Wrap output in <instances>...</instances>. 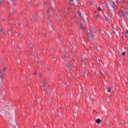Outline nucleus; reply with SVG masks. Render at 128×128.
<instances>
[{
  "label": "nucleus",
  "mask_w": 128,
  "mask_h": 128,
  "mask_svg": "<svg viewBox=\"0 0 128 128\" xmlns=\"http://www.w3.org/2000/svg\"><path fill=\"white\" fill-rule=\"evenodd\" d=\"M120 124H122V122H121L119 124L120 125Z\"/></svg>",
  "instance_id": "obj_30"
},
{
  "label": "nucleus",
  "mask_w": 128,
  "mask_h": 128,
  "mask_svg": "<svg viewBox=\"0 0 128 128\" xmlns=\"http://www.w3.org/2000/svg\"><path fill=\"white\" fill-rule=\"evenodd\" d=\"M73 2H74V0H70V2H71L72 4H73Z\"/></svg>",
  "instance_id": "obj_20"
},
{
  "label": "nucleus",
  "mask_w": 128,
  "mask_h": 128,
  "mask_svg": "<svg viewBox=\"0 0 128 128\" xmlns=\"http://www.w3.org/2000/svg\"><path fill=\"white\" fill-rule=\"evenodd\" d=\"M32 18L31 20H32Z\"/></svg>",
  "instance_id": "obj_43"
},
{
  "label": "nucleus",
  "mask_w": 128,
  "mask_h": 128,
  "mask_svg": "<svg viewBox=\"0 0 128 128\" xmlns=\"http://www.w3.org/2000/svg\"><path fill=\"white\" fill-rule=\"evenodd\" d=\"M128 34V30H127L126 32V34Z\"/></svg>",
  "instance_id": "obj_25"
},
{
  "label": "nucleus",
  "mask_w": 128,
  "mask_h": 128,
  "mask_svg": "<svg viewBox=\"0 0 128 128\" xmlns=\"http://www.w3.org/2000/svg\"><path fill=\"white\" fill-rule=\"evenodd\" d=\"M46 92H47V94H48V90H46Z\"/></svg>",
  "instance_id": "obj_31"
},
{
  "label": "nucleus",
  "mask_w": 128,
  "mask_h": 128,
  "mask_svg": "<svg viewBox=\"0 0 128 128\" xmlns=\"http://www.w3.org/2000/svg\"><path fill=\"white\" fill-rule=\"evenodd\" d=\"M120 16L122 14V16H126V18H128V12H126V13H124L123 14H122V12H119Z\"/></svg>",
  "instance_id": "obj_4"
},
{
  "label": "nucleus",
  "mask_w": 128,
  "mask_h": 128,
  "mask_svg": "<svg viewBox=\"0 0 128 128\" xmlns=\"http://www.w3.org/2000/svg\"><path fill=\"white\" fill-rule=\"evenodd\" d=\"M90 4V6H92V4Z\"/></svg>",
  "instance_id": "obj_37"
},
{
  "label": "nucleus",
  "mask_w": 128,
  "mask_h": 128,
  "mask_svg": "<svg viewBox=\"0 0 128 128\" xmlns=\"http://www.w3.org/2000/svg\"><path fill=\"white\" fill-rule=\"evenodd\" d=\"M126 54V52H123L122 53V56H124Z\"/></svg>",
  "instance_id": "obj_14"
},
{
  "label": "nucleus",
  "mask_w": 128,
  "mask_h": 128,
  "mask_svg": "<svg viewBox=\"0 0 128 128\" xmlns=\"http://www.w3.org/2000/svg\"><path fill=\"white\" fill-rule=\"evenodd\" d=\"M11 4H12V6H14V1H13V2H11Z\"/></svg>",
  "instance_id": "obj_19"
},
{
  "label": "nucleus",
  "mask_w": 128,
  "mask_h": 128,
  "mask_svg": "<svg viewBox=\"0 0 128 128\" xmlns=\"http://www.w3.org/2000/svg\"><path fill=\"white\" fill-rule=\"evenodd\" d=\"M112 92V89L110 88H108V93H110V92Z\"/></svg>",
  "instance_id": "obj_10"
},
{
  "label": "nucleus",
  "mask_w": 128,
  "mask_h": 128,
  "mask_svg": "<svg viewBox=\"0 0 128 128\" xmlns=\"http://www.w3.org/2000/svg\"><path fill=\"white\" fill-rule=\"evenodd\" d=\"M35 62H36L37 64L38 62V58H36V60H35Z\"/></svg>",
  "instance_id": "obj_17"
},
{
  "label": "nucleus",
  "mask_w": 128,
  "mask_h": 128,
  "mask_svg": "<svg viewBox=\"0 0 128 128\" xmlns=\"http://www.w3.org/2000/svg\"><path fill=\"white\" fill-rule=\"evenodd\" d=\"M104 18H105L106 20H108V19H107V18H106V16H104Z\"/></svg>",
  "instance_id": "obj_21"
},
{
  "label": "nucleus",
  "mask_w": 128,
  "mask_h": 128,
  "mask_svg": "<svg viewBox=\"0 0 128 128\" xmlns=\"http://www.w3.org/2000/svg\"><path fill=\"white\" fill-rule=\"evenodd\" d=\"M104 4H107L106 3V2H104Z\"/></svg>",
  "instance_id": "obj_27"
},
{
  "label": "nucleus",
  "mask_w": 128,
  "mask_h": 128,
  "mask_svg": "<svg viewBox=\"0 0 128 128\" xmlns=\"http://www.w3.org/2000/svg\"><path fill=\"white\" fill-rule=\"evenodd\" d=\"M110 4L112 8H116V6L114 2H110Z\"/></svg>",
  "instance_id": "obj_5"
},
{
  "label": "nucleus",
  "mask_w": 128,
  "mask_h": 128,
  "mask_svg": "<svg viewBox=\"0 0 128 128\" xmlns=\"http://www.w3.org/2000/svg\"><path fill=\"white\" fill-rule=\"evenodd\" d=\"M44 90H45V88H44Z\"/></svg>",
  "instance_id": "obj_44"
},
{
  "label": "nucleus",
  "mask_w": 128,
  "mask_h": 128,
  "mask_svg": "<svg viewBox=\"0 0 128 128\" xmlns=\"http://www.w3.org/2000/svg\"><path fill=\"white\" fill-rule=\"evenodd\" d=\"M107 10H108V12H110V9L109 7L106 6Z\"/></svg>",
  "instance_id": "obj_12"
},
{
  "label": "nucleus",
  "mask_w": 128,
  "mask_h": 128,
  "mask_svg": "<svg viewBox=\"0 0 128 128\" xmlns=\"http://www.w3.org/2000/svg\"><path fill=\"white\" fill-rule=\"evenodd\" d=\"M40 77H42V74H40Z\"/></svg>",
  "instance_id": "obj_23"
},
{
  "label": "nucleus",
  "mask_w": 128,
  "mask_h": 128,
  "mask_svg": "<svg viewBox=\"0 0 128 128\" xmlns=\"http://www.w3.org/2000/svg\"><path fill=\"white\" fill-rule=\"evenodd\" d=\"M0 4H1V2H0Z\"/></svg>",
  "instance_id": "obj_36"
},
{
  "label": "nucleus",
  "mask_w": 128,
  "mask_h": 128,
  "mask_svg": "<svg viewBox=\"0 0 128 128\" xmlns=\"http://www.w3.org/2000/svg\"><path fill=\"white\" fill-rule=\"evenodd\" d=\"M80 26L81 28H82V30H84L85 28V26H84V24L83 23L81 25H80Z\"/></svg>",
  "instance_id": "obj_7"
},
{
  "label": "nucleus",
  "mask_w": 128,
  "mask_h": 128,
  "mask_svg": "<svg viewBox=\"0 0 128 128\" xmlns=\"http://www.w3.org/2000/svg\"><path fill=\"white\" fill-rule=\"evenodd\" d=\"M70 66H71V65L70 64H69L68 68H70Z\"/></svg>",
  "instance_id": "obj_22"
},
{
  "label": "nucleus",
  "mask_w": 128,
  "mask_h": 128,
  "mask_svg": "<svg viewBox=\"0 0 128 128\" xmlns=\"http://www.w3.org/2000/svg\"><path fill=\"white\" fill-rule=\"evenodd\" d=\"M48 70H50V68H48Z\"/></svg>",
  "instance_id": "obj_41"
},
{
  "label": "nucleus",
  "mask_w": 128,
  "mask_h": 128,
  "mask_svg": "<svg viewBox=\"0 0 128 128\" xmlns=\"http://www.w3.org/2000/svg\"><path fill=\"white\" fill-rule=\"evenodd\" d=\"M0 30V32H2V33L4 34V32H3L2 29Z\"/></svg>",
  "instance_id": "obj_16"
},
{
  "label": "nucleus",
  "mask_w": 128,
  "mask_h": 128,
  "mask_svg": "<svg viewBox=\"0 0 128 128\" xmlns=\"http://www.w3.org/2000/svg\"><path fill=\"white\" fill-rule=\"evenodd\" d=\"M98 60L100 62V58H98Z\"/></svg>",
  "instance_id": "obj_26"
},
{
  "label": "nucleus",
  "mask_w": 128,
  "mask_h": 128,
  "mask_svg": "<svg viewBox=\"0 0 128 128\" xmlns=\"http://www.w3.org/2000/svg\"><path fill=\"white\" fill-rule=\"evenodd\" d=\"M88 56L87 54H85L82 57V61L84 62V60L88 59Z\"/></svg>",
  "instance_id": "obj_2"
},
{
  "label": "nucleus",
  "mask_w": 128,
  "mask_h": 128,
  "mask_svg": "<svg viewBox=\"0 0 128 128\" xmlns=\"http://www.w3.org/2000/svg\"><path fill=\"white\" fill-rule=\"evenodd\" d=\"M72 60H73V62H74L75 61V59L73 58Z\"/></svg>",
  "instance_id": "obj_28"
},
{
  "label": "nucleus",
  "mask_w": 128,
  "mask_h": 128,
  "mask_svg": "<svg viewBox=\"0 0 128 128\" xmlns=\"http://www.w3.org/2000/svg\"><path fill=\"white\" fill-rule=\"evenodd\" d=\"M86 34L89 37V38H92V40H94V36L93 34H92L90 31L87 32Z\"/></svg>",
  "instance_id": "obj_1"
},
{
  "label": "nucleus",
  "mask_w": 128,
  "mask_h": 128,
  "mask_svg": "<svg viewBox=\"0 0 128 128\" xmlns=\"http://www.w3.org/2000/svg\"><path fill=\"white\" fill-rule=\"evenodd\" d=\"M76 22H77V23H78V22L76 20Z\"/></svg>",
  "instance_id": "obj_29"
},
{
  "label": "nucleus",
  "mask_w": 128,
  "mask_h": 128,
  "mask_svg": "<svg viewBox=\"0 0 128 128\" xmlns=\"http://www.w3.org/2000/svg\"><path fill=\"white\" fill-rule=\"evenodd\" d=\"M34 74V75H36V72H35V73Z\"/></svg>",
  "instance_id": "obj_35"
},
{
  "label": "nucleus",
  "mask_w": 128,
  "mask_h": 128,
  "mask_svg": "<svg viewBox=\"0 0 128 128\" xmlns=\"http://www.w3.org/2000/svg\"><path fill=\"white\" fill-rule=\"evenodd\" d=\"M42 86H46V83L44 82H42Z\"/></svg>",
  "instance_id": "obj_11"
},
{
  "label": "nucleus",
  "mask_w": 128,
  "mask_h": 128,
  "mask_svg": "<svg viewBox=\"0 0 128 128\" xmlns=\"http://www.w3.org/2000/svg\"><path fill=\"white\" fill-rule=\"evenodd\" d=\"M48 24H50V22H48Z\"/></svg>",
  "instance_id": "obj_38"
},
{
  "label": "nucleus",
  "mask_w": 128,
  "mask_h": 128,
  "mask_svg": "<svg viewBox=\"0 0 128 128\" xmlns=\"http://www.w3.org/2000/svg\"><path fill=\"white\" fill-rule=\"evenodd\" d=\"M113 33H114V34H115V33H116V32H115L114 31V32H113Z\"/></svg>",
  "instance_id": "obj_32"
},
{
  "label": "nucleus",
  "mask_w": 128,
  "mask_h": 128,
  "mask_svg": "<svg viewBox=\"0 0 128 128\" xmlns=\"http://www.w3.org/2000/svg\"><path fill=\"white\" fill-rule=\"evenodd\" d=\"M98 10L99 11V12H100V10H102V8H100V7H98Z\"/></svg>",
  "instance_id": "obj_13"
},
{
  "label": "nucleus",
  "mask_w": 128,
  "mask_h": 128,
  "mask_svg": "<svg viewBox=\"0 0 128 128\" xmlns=\"http://www.w3.org/2000/svg\"><path fill=\"white\" fill-rule=\"evenodd\" d=\"M100 122H101V120H100V118H98V119L96 120V122L97 124H100Z\"/></svg>",
  "instance_id": "obj_8"
},
{
  "label": "nucleus",
  "mask_w": 128,
  "mask_h": 128,
  "mask_svg": "<svg viewBox=\"0 0 128 128\" xmlns=\"http://www.w3.org/2000/svg\"><path fill=\"white\" fill-rule=\"evenodd\" d=\"M36 126H34V128H36Z\"/></svg>",
  "instance_id": "obj_40"
},
{
  "label": "nucleus",
  "mask_w": 128,
  "mask_h": 128,
  "mask_svg": "<svg viewBox=\"0 0 128 128\" xmlns=\"http://www.w3.org/2000/svg\"><path fill=\"white\" fill-rule=\"evenodd\" d=\"M28 46H29V48H30V50H32L33 47H34V46H33V45L32 43H30L28 44Z\"/></svg>",
  "instance_id": "obj_6"
},
{
  "label": "nucleus",
  "mask_w": 128,
  "mask_h": 128,
  "mask_svg": "<svg viewBox=\"0 0 128 128\" xmlns=\"http://www.w3.org/2000/svg\"><path fill=\"white\" fill-rule=\"evenodd\" d=\"M47 14L48 18L53 16L52 10V9H50L49 10L47 11Z\"/></svg>",
  "instance_id": "obj_3"
},
{
  "label": "nucleus",
  "mask_w": 128,
  "mask_h": 128,
  "mask_svg": "<svg viewBox=\"0 0 128 128\" xmlns=\"http://www.w3.org/2000/svg\"><path fill=\"white\" fill-rule=\"evenodd\" d=\"M78 14H79L80 16V14H81V13H80V12H78Z\"/></svg>",
  "instance_id": "obj_24"
},
{
  "label": "nucleus",
  "mask_w": 128,
  "mask_h": 128,
  "mask_svg": "<svg viewBox=\"0 0 128 128\" xmlns=\"http://www.w3.org/2000/svg\"><path fill=\"white\" fill-rule=\"evenodd\" d=\"M4 72H6V68H4Z\"/></svg>",
  "instance_id": "obj_18"
},
{
  "label": "nucleus",
  "mask_w": 128,
  "mask_h": 128,
  "mask_svg": "<svg viewBox=\"0 0 128 128\" xmlns=\"http://www.w3.org/2000/svg\"><path fill=\"white\" fill-rule=\"evenodd\" d=\"M11 30H12V28L10 30L9 32H10Z\"/></svg>",
  "instance_id": "obj_34"
},
{
  "label": "nucleus",
  "mask_w": 128,
  "mask_h": 128,
  "mask_svg": "<svg viewBox=\"0 0 128 128\" xmlns=\"http://www.w3.org/2000/svg\"><path fill=\"white\" fill-rule=\"evenodd\" d=\"M14 12H16V11L14 10H12V14H14Z\"/></svg>",
  "instance_id": "obj_15"
},
{
  "label": "nucleus",
  "mask_w": 128,
  "mask_h": 128,
  "mask_svg": "<svg viewBox=\"0 0 128 128\" xmlns=\"http://www.w3.org/2000/svg\"><path fill=\"white\" fill-rule=\"evenodd\" d=\"M1 94H2V92H1Z\"/></svg>",
  "instance_id": "obj_42"
},
{
  "label": "nucleus",
  "mask_w": 128,
  "mask_h": 128,
  "mask_svg": "<svg viewBox=\"0 0 128 128\" xmlns=\"http://www.w3.org/2000/svg\"><path fill=\"white\" fill-rule=\"evenodd\" d=\"M14 2V0H11V2Z\"/></svg>",
  "instance_id": "obj_33"
},
{
  "label": "nucleus",
  "mask_w": 128,
  "mask_h": 128,
  "mask_svg": "<svg viewBox=\"0 0 128 128\" xmlns=\"http://www.w3.org/2000/svg\"><path fill=\"white\" fill-rule=\"evenodd\" d=\"M0 78H2V80L4 78V76L1 72H0Z\"/></svg>",
  "instance_id": "obj_9"
},
{
  "label": "nucleus",
  "mask_w": 128,
  "mask_h": 128,
  "mask_svg": "<svg viewBox=\"0 0 128 128\" xmlns=\"http://www.w3.org/2000/svg\"><path fill=\"white\" fill-rule=\"evenodd\" d=\"M63 59H64V60H65L64 58H63Z\"/></svg>",
  "instance_id": "obj_39"
}]
</instances>
